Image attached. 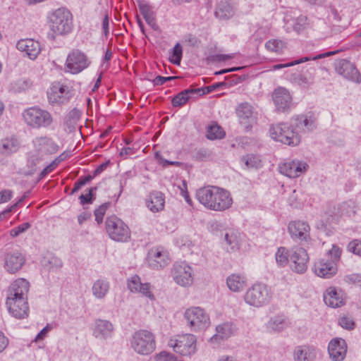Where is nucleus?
I'll return each mask as SVG.
<instances>
[{"label":"nucleus","mask_w":361,"mask_h":361,"mask_svg":"<svg viewBox=\"0 0 361 361\" xmlns=\"http://www.w3.org/2000/svg\"><path fill=\"white\" fill-rule=\"evenodd\" d=\"M35 146L42 152L47 153H55L58 151V145L53 141V140L48 137H39L35 138L34 140Z\"/></svg>","instance_id":"34"},{"label":"nucleus","mask_w":361,"mask_h":361,"mask_svg":"<svg viewBox=\"0 0 361 361\" xmlns=\"http://www.w3.org/2000/svg\"><path fill=\"white\" fill-rule=\"evenodd\" d=\"M16 47L20 51L25 52L32 60L37 57L41 51L39 43L32 39L19 40Z\"/></svg>","instance_id":"24"},{"label":"nucleus","mask_w":361,"mask_h":361,"mask_svg":"<svg viewBox=\"0 0 361 361\" xmlns=\"http://www.w3.org/2000/svg\"><path fill=\"white\" fill-rule=\"evenodd\" d=\"M337 73L343 78L355 82L360 83L361 75L355 66L347 60H341L336 67Z\"/></svg>","instance_id":"20"},{"label":"nucleus","mask_w":361,"mask_h":361,"mask_svg":"<svg viewBox=\"0 0 361 361\" xmlns=\"http://www.w3.org/2000/svg\"><path fill=\"white\" fill-rule=\"evenodd\" d=\"M71 97L69 88L67 85L55 84L48 92V99L52 104L66 103Z\"/></svg>","instance_id":"19"},{"label":"nucleus","mask_w":361,"mask_h":361,"mask_svg":"<svg viewBox=\"0 0 361 361\" xmlns=\"http://www.w3.org/2000/svg\"><path fill=\"white\" fill-rule=\"evenodd\" d=\"M253 107L247 102L240 104L236 108V114L241 121H246L253 115Z\"/></svg>","instance_id":"41"},{"label":"nucleus","mask_w":361,"mask_h":361,"mask_svg":"<svg viewBox=\"0 0 361 361\" xmlns=\"http://www.w3.org/2000/svg\"><path fill=\"white\" fill-rule=\"evenodd\" d=\"M345 281L349 283L357 284L360 286L361 284V275L358 274H352L347 276L345 279Z\"/></svg>","instance_id":"59"},{"label":"nucleus","mask_w":361,"mask_h":361,"mask_svg":"<svg viewBox=\"0 0 361 361\" xmlns=\"http://www.w3.org/2000/svg\"><path fill=\"white\" fill-rule=\"evenodd\" d=\"M235 331L234 326L232 323L226 322L218 325L216 327V334L210 338L211 342H214L219 338L226 339L231 337Z\"/></svg>","instance_id":"35"},{"label":"nucleus","mask_w":361,"mask_h":361,"mask_svg":"<svg viewBox=\"0 0 361 361\" xmlns=\"http://www.w3.org/2000/svg\"><path fill=\"white\" fill-rule=\"evenodd\" d=\"M148 264L154 269L166 267L171 262L169 252L162 247H155L148 253Z\"/></svg>","instance_id":"14"},{"label":"nucleus","mask_w":361,"mask_h":361,"mask_svg":"<svg viewBox=\"0 0 361 361\" xmlns=\"http://www.w3.org/2000/svg\"><path fill=\"white\" fill-rule=\"evenodd\" d=\"M52 329V327L50 324H47V326L42 329L40 332L36 336L35 338V342H38L39 341H42V340H44L48 333Z\"/></svg>","instance_id":"57"},{"label":"nucleus","mask_w":361,"mask_h":361,"mask_svg":"<svg viewBox=\"0 0 361 361\" xmlns=\"http://www.w3.org/2000/svg\"><path fill=\"white\" fill-rule=\"evenodd\" d=\"M244 301L247 305L261 307L268 305L272 299L271 288L262 283H254L244 295Z\"/></svg>","instance_id":"6"},{"label":"nucleus","mask_w":361,"mask_h":361,"mask_svg":"<svg viewBox=\"0 0 361 361\" xmlns=\"http://www.w3.org/2000/svg\"><path fill=\"white\" fill-rule=\"evenodd\" d=\"M293 122L299 133L309 132L316 128L315 118L312 115L298 116Z\"/></svg>","instance_id":"30"},{"label":"nucleus","mask_w":361,"mask_h":361,"mask_svg":"<svg viewBox=\"0 0 361 361\" xmlns=\"http://www.w3.org/2000/svg\"><path fill=\"white\" fill-rule=\"evenodd\" d=\"M6 305L10 314L16 318L23 319L28 315L27 298H7Z\"/></svg>","instance_id":"16"},{"label":"nucleus","mask_w":361,"mask_h":361,"mask_svg":"<svg viewBox=\"0 0 361 361\" xmlns=\"http://www.w3.org/2000/svg\"><path fill=\"white\" fill-rule=\"evenodd\" d=\"M130 345L134 351L140 355H149L156 348L155 336L149 331L139 330L133 334Z\"/></svg>","instance_id":"7"},{"label":"nucleus","mask_w":361,"mask_h":361,"mask_svg":"<svg viewBox=\"0 0 361 361\" xmlns=\"http://www.w3.org/2000/svg\"><path fill=\"white\" fill-rule=\"evenodd\" d=\"M225 240L232 250H235L239 248V240L234 232L226 233L225 235Z\"/></svg>","instance_id":"48"},{"label":"nucleus","mask_w":361,"mask_h":361,"mask_svg":"<svg viewBox=\"0 0 361 361\" xmlns=\"http://www.w3.org/2000/svg\"><path fill=\"white\" fill-rule=\"evenodd\" d=\"M139 10L145 18L147 23L154 30L159 29L156 23L155 15L152 11V8L145 1H140L138 3Z\"/></svg>","instance_id":"33"},{"label":"nucleus","mask_w":361,"mask_h":361,"mask_svg":"<svg viewBox=\"0 0 361 361\" xmlns=\"http://www.w3.org/2000/svg\"><path fill=\"white\" fill-rule=\"evenodd\" d=\"M307 24V18L305 16L301 15L296 19V22L294 25V30H295L297 32H300L305 28Z\"/></svg>","instance_id":"55"},{"label":"nucleus","mask_w":361,"mask_h":361,"mask_svg":"<svg viewBox=\"0 0 361 361\" xmlns=\"http://www.w3.org/2000/svg\"><path fill=\"white\" fill-rule=\"evenodd\" d=\"M325 304L332 308L340 307L345 304L344 294L335 287H329L324 293Z\"/></svg>","instance_id":"21"},{"label":"nucleus","mask_w":361,"mask_h":361,"mask_svg":"<svg viewBox=\"0 0 361 361\" xmlns=\"http://www.w3.org/2000/svg\"><path fill=\"white\" fill-rule=\"evenodd\" d=\"M147 207L153 213L164 210L165 206V196L159 191H152L145 200Z\"/></svg>","instance_id":"26"},{"label":"nucleus","mask_w":361,"mask_h":361,"mask_svg":"<svg viewBox=\"0 0 361 361\" xmlns=\"http://www.w3.org/2000/svg\"><path fill=\"white\" fill-rule=\"evenodd\" d=\"M19 142L14 137H8L0 142V154L8 155L14 153L19 149Z\"/></svg>","instance_id":"37"},{"label":"nucleus","mask_w":361,"mask_h":361,"mask_svg":"<svg viewBox=\"0 0 361 361\" xmlns=\"http://www.w3.org/2000/svg\"><path fill=\"white\" fill-rule=\"evenodd\" d=\"M247 285L246 276L242 274H231L226 278L228 288L234 293L243 291Z\"/></svg>","instance_id":"28"},{"label":"nucleus","mask_w":361,"mask_h":361,"mask_svg":"<svg viewBox=\"0 0 361 361\" xmlns=\"http://www.w3.org/2000/svg\"><path fill=\"white\" fill-rule=\"evenodd\" d=\"M174 281L183 287H189L193 283V270L185 262H176L171 270Z\"/></svg>","instance_id":"12"},{"label":"nucleus","mask_w":361,"mask_h":361,"mask_svg":"<svg viewBox=\"0 0 361 361\" xmlns=\"http://www.w3.org/2000/svg\"><path fill=\"white\" fill-rule=\"evenodd\" d=\"M289 326L287 318L283 315H275L270 318L266 324L269 332L279 333Z\"/></svg>","instance_id":"32"},{"label":"nucleus","mask_w":361,"mask_h":361,"mask_svg":"<svg viewBox=\"0 0 361 361\" xmlns=\"http://www.w3.org/2000/svg\"><path fill=\"white\" fill-rule=\"evenodd\" d=\"M92 179L91 176L80 177L74 184L71 194H73L81 189L82 186L89 183Z\"/></svg>","instance_id":"50"},{"label":"nucleus","mask_w":361,"mask_h":361,"mask_svg":"<svg viewBox=\"0 0 361 361\" xmlns=\"http://www.w3.org/2000/svg\"><path fill=\"white\" fill-rule=\"evenodd\" d=\"M94 188L89 189L88 192L86 194H82L80 197V202L82 204H89L92 202V191Z\"/></svg>","instance_id":"58"},{"label":"nucleus","mask_w":361,"mask_h":361,"mask_svg":"<svg viewBox=\"0 0 361 361\" xmlns=\"http://www.w3.org/2000/svg\"><path fill=\"white\" fill-rule=\"evenodd\" d=\"M272 139L289 146L298 145L301 141L300 135L292 121L272 125L269 129Z\"/></svg>","instance_id":"5"},{"label":"nucleus","mask_w":361,"mask_h":361,"mask_svg":"<svg viewBox=\"0 0 361 361\" xmlns=\"http://www.w3.org/2000/svg\"><path fill=\"white\" fill-rule=\"evenodd\" d=\"M196 197L204 207L216 212L225 211L233 204L230 192L216 186H207L198 189Z\"/></svg>","instance_id":"1"},{"label":"nucleus","mask_w":361,"mask_h":361,"mask_svg":"<svg viewBox=\"0 0 361 361\" xmlns=\"http://www.w3.org/2000/svg\"><path fill=\"white\" fill-rule=\"evenodd\" d=\"M275 257L279 266L286 267L290 261V250L285 247H280L276 252Z\"/></svg>","instance_id":"44"},{"label":"nucleus","mask_w":361,"mask_h":361,"mask_svg":"<svg viewBox=\"0 0 361 361\" xmlns=\"http://www.w3.org/2000/svg\"><path fill=\"white\" fill-rule=\"evenodd\" d=\"M168 345L183 356H191L197 351V338L191 334L178 335L171 338Z\"/></svg>","instance_id":"8"},{"label":"nucleus","mask_w":361,"mask_h":361,"mask_svg":"<svg viewBox=\"0 0 361 361\" xmlns=\"http://www.w3.org/2000/svg\"><path fill=\"white\" fill-rule=\"evenodd\" d=\"M339 325L346 329L351 330L355 327L354 321L348 317H343L339 319Z\"/></svg>","instance_id":"53"},{"label":"nucleus","mask_w":361,"mask_h":361,"mask_svg":"<svg viewBox=\"0 0 361 361\" xmlns=\"http://www.w3.org/2000/svg\"><path fill=\"white\" fill-rule=\"evenodd\" d=\"M242 161L245 163L247 168H259L261 166V160L259 157L250 154L242 158Z\"/></svg>","instance_id":"46"},{"label":"nucleus","mask_w":361,"mask_h":361,"mask_svg":"<svg viewBox=\"0 0 361 361\" xmlns=\"http://www.w3.org/2000/svg\"><path fill=\"white\" fill-rule=\"evenodd\" d=\"M310 226L305 221H294L289 223L288 233L293 240L297 242H307L310 239Z\"/></svg>","instance_id":"15"},{"label":"nucleus","mask_w":361,"mask_h":361,"mask_svg":"<svg viewBox=\"0 0 361 361\" xmlns=\"http://www.w3.org/2000/svg\"><path fill=\"white\" fill-rule=\"evenodd\" d=\"M151 361H179V360L173 353L164 350L156 354Z\"/></svg>","instance_id":"47"},{"label":"nucleus","mask_w":361,"mask_h":361,"mask_svg":"<svg viewBox=\"0 0 361 361\" xmlns=\"http://www.w3.org/2000/svg\"><path fill=\"white\" fill-rule=\"evenodd\" d=\"M25 262L23 255L15 252L7 255L5 260V268L10 273H16L21 269Z\"/></svg>","instance_id":"31"},{"label":"nucleus","mask_w":361,"mask_h":361,"mask_svg":"<svg viewBox=\"0 0 361 361\" xmlns=\"http://www.w3.org/2000/svg\"><path fill=\"white\" fill-rule=\"evenodd\" d=\"M348 250L355 255L361 256V241L353 240L348 244Z\"/></svg>","instance_id":"52"},{"label":"nucleus","mask_w":361,"mask_h":361,"mask_svg":"<svg viewBox=\"0 0 361 361\" xmlns=\"http://www.w3.org/2000/svg\"><path fill=\"white\" fill-rule=\"evenodd\" d=\"M102 26L104 35H105L106 37H107L109 32V20L108 15H105L104 17L103 18Z\"/></svg>","instance_id":"62"},{"label":"nucleus","mask_w":361,"mask_h":361,"mask_svg":"<svg viewBox=\"0 0 361 361\" xmlns=\"http://www.w3.org/2000/svg\"><path fill=\"white\" fill-rule=\"evenodd\" d=\"M328 351L333 361L343 360L347 352V345L345 340L334 338L329 344Z\"/></svg>","instance_id":"23"},{"label":"nucleus","mask_w":361,"mask_h":361,"mask_svg":"<svg viewBox=\"0 0 361 361\" xmlns=\"http://www.w3.org/2000/svg\"><path fill=\"white\" fill-rule=\"evenodd\" d=\"M90 63V60L84 52L79 49H73L66 57L65 70L71 74H78L86 69Z\"/></svg>","instance_id":"11"},{"label":"nucleus","mask_w":361,"mask_h":361,"mask_svg":"<svg viewBox=\"0 0 361 361\" xmlns=\"http://www.w3.org/2000/svg\"><path fill=\"white\" fill-rule=\"evenodd\" d=\"M13 195V191L9 189L0 191V204L8 202L12 198Z\"/></svg>","instance_id":"56"},{"label":"nucleus","mask_w":361,"mask_h":361,"mask_svg":"<svg viewBox=\"0 0 361 361\" xmlns=\"http://www.w3.org/2000/svg\"><path fill=\"white\" fill-rule=\"evenodd\" d=\"M224 136V130L216 123L209 125L207 128V137L209 140L221 139Z\"/></svg>","instance_id":"43"},{"label":"nucleus","mask_w":361,"mask_h":361,"mask_svg":"<svg viewBox=\"0 0 361 361\" xmlns=\"http://www.w3.org/2000/svg\"><path fill=\"white\" fill-rule=\"evenodd\" d=\"M272 99L279 111H286L292 105V97L290 92L283 87L276 88L272 94Z\"/></svg>","instance_id":"22"},{"label":"nucleus","mask_w":361,"mask_h":361,"mask_svg":"<svg viewBox=\"0 0 361 361\" xmlns=\"http://www.w3.org/2000/svg\"><path fill=\"white\" fill-rule=\"evenodd\" d=\"M182 47L179 43H177L173 47L171 52H170L169 61L175 65H179L182 58Z\"/></svg>","instance_id":"45"},{"label":"nucleus","mask_w":361,"mask_h":361,"mask_svg":"<svg viewBox=\"0 0 361 361\" xmlns=\"http://www.w3.org/2000/svg\"><path fill=\"white\" fill-rule=\"evenodd\" d=\"M331 54H333L332 52H326V53H324V54H318V55H317V56H314L312 58L307 57V56L302 57V58H300V59H299L298 60H295V61H293L292 62H290V63L274 65L273 66V69L274 70H279V69H281V68L293 66L298 65V64H300V63H303V62L309 61L310 60H317V59H319L324 58L326 56H331Z\"/></svg>","instance_id":"40"},{"label":"nucleus","mask_w":361,"mask_h":361,"mask_svg":"<svg viewBox=\"0 0 361 361\" xmlns=\"http://www.w3.org/2000/svg\"><path fill=\"white\" fill-rule=\"evenodd\" d=\"M308 165L303 161L293 160L283 163L279 166V171L284 176L295 178L307 171Z\"/></svg>","instance_id":"18"},{"label":"nucleus","mask_w":361,"mask_h":361,"mask_svg":"<svg viewBox=\"0 0 361 361\" xmlns=\"http://www.w3.org/2000/svg\"><path fill=\"white\" fill-rule=\"evenodd\" d=\"M265 47L269 51L281 54L286 49L287 44L281 39H271L265 43Z\"/></svg>","instance_id":"42"},{"label":"nucleus","mask_w":361,"mask_h":361,"mask_svg":"<svg viewBox=\"0 0 361 361\" xmlns=\"http://www.w3.org/2000/svg\"><path fill=\"white\" fill-rule=\"evenodd\" d=\"M8 344V339L0 331V353L3 352Z\"/></svg>","instance_id":"64"},{"label":"nucleus","mask_w":361,"mask_h":361,"mask_svg":"<svg viewBox=\"0 0 361 361\" xmlns=\"http://www.w3.org/2000/svg\"><path fill=\"white\" fill-rule=\"evenodd\" d=\"M109 206V203H104L100 205L97 209L94 211L95 220L100 224L103 221L104 216Z\"/></svg>","instance_id":"49"},{"label":"nucleus","mask_w":361,"mask_h":361,"mask_svg":"<svg viewBox=\"0 0 361 361\" xmlns=\"http://www.w3.org/2000/svg\"><path fill=\"white\" fill-rule=\"evenodd\" d=\"M317 349L310 345H299L293 350L294 361H314L317 357Z\"/></svg>","instance_id":"27"},{"label":"nucleus","mask_w":361,"mask_h":361,"mask_svg":"<svg viewBox=\"0 0 361 361\" xmlns=\"http://www.w3.org/2000/svg\"><path fill=\"white\" fill-rule=\"evenodd\" d=\"M128 288L130 292L140 293L151 300L155 299L149 283H142L138 275H133L128 279Z\"/></svg>","instance_id":"17"},{"label":"nucleus","mask_w":361,"mask_h":361,"mask_svg":"<svg viewBox=\"0 0 361 361\" xmlns=\"http://www.w3.org/2000/svg\"><path fill=\"white\" fill-rule=\"evenodd\" d=\"M106 229L109 237L115 241L128 242L130 239L128 226L116 216L106 219Z\"/></svg>","instance_id":"9"},{"label":"nucleus","mask_w":361,"mask_h":361,"mask_svg":"<svg viewBox=\"0 0 361 361\" xmlns=\"http://www.w3.org/2000/svg\"><path fill=\"white\" fill-rule=\"evenodd\" d=\"M185 319L191 330L195 331L207 329L210 325V319L204 310L199 307H192L185 310Z\"/></svg>","instance_id":"10"},{"label":"nucleus","mask_w":361,"mask_h":361,"mask_svg":"<svg viewBox=\"0 0 361 361\" xmlns=\"http://www.w3.org/2000/svg\"><path fill=\"white\" fill-rule=\"evenodd\" d=\"M234 8L228 1H220L215 11V16L220 20H227L234 15Z\"/></svg>","instance_id":"36"},{"label":"nucleus","mask_w":361,"mask_h":361,"mask_svg":"<svg viewBox=\"0 0 361 361\" xmlns=\"http://www.w3.org/2000/svg\"><path fill=\"white\" fill-rule=\"evenodd\" d=\"M30 226H30V223H28V222L23 223V224L18 226L17 227H15L13 229H11L10 231V235L12 237H17L20 233H23L25 231H26L28 228H30Z\"/></svg>","instance_id":"51"},{"label":"nucleus","mask_w":361,"mask_h":361,"mask_svg":"<svg viewBox=\"0 0 361 361\" xmlns=\"http://www.w3.org/2000/svg\"><path fill=\"white\" fill-rule=\"evenodd\" d=\"M57 166L56 162L51 161L47 167H45L39 173V178H44L47 174L53 171Z\"/></svg>","instance_id":"60"},{"label":"nucleus","mask_w":361,"mask_h":361,"mask_svg":"<svg viewBox=\"0 0 361 361\" xmlns=\"http://www.w3.org/2000/svg\"><path fill=\"white\" fill-rule=\"evenodd\" d=\"M30 283L24 279H18L13 281L8 289L7 298H27Z\"/></svg>","instance_id":"25"},{"label":"nucleus","mask_w":361,"mask_h":361,"mask_svg":"<svg viewBox=\"0 0 361 361\" xmlns=\"http://www.w3.org/2000/svg\"><path fill=\"white\" fill-rule=\"evenodd\" d=\"M135 153L134 148L130 147H126L121 149L120 152L121 157H128L133 155Z\"/></svg>","instance_id":"63"},{"label":"nucleus","mask_w":361,"mask_h":361,"mask_svg":"<svg viewBox=\"0 0 361 361\" xmlns=\"http://www.w3.org/2000/svg\"><path fill=\"white\" fill-rule=\"evenodd\" d=\"M342 250L336 245H333L325 257L319 259L314 263L313 270L315 274L322 278H331L338 270L337 262L340 260Z\"/></svg>","instance_id":"2"},{"label":"nucleus","mask_w":361,"mask_h":361,"mask_svg":"<svg viewBox=\"0 0 361 361\" xmlns=\"http://www.w3.org/2000/svg\"><path fill=\"white\" fill-rule=\"evenodd\" d=\"M16 85L18 90L23 91L30 88L32 86V82L28 78L20 79L16 82Z\"/></svg>","instance_id":"54"},{"label":"nucleus","mask_w":361,"mask_h":361,"mask_svg":"<svg viewBox=\"0 0 361 361\" xmlns=\"http://www.w3.org/2000/svg\"><path fill=\"white\" fill-rule=\"evenodd\" d=\"M22 116L26 125L32 129L48 128L54 123L51 114L37 106L25 109Z\"/></svg>","instance_id":"4"},{"label":"nucleus","mask_w":361,"mask_h":361,"mask_svg":"<svg viewBox=\"0 0 361 361\" xmlns=\"http://www.w3.org/2000/svg\"><path fill=\"white\" fill-rule=\"evenodd\" d=\"M200 89H187L176 94L171 101L174 107H180L185 105L190 99V95L199 92Z\"/></svg>","instance_id":"39"},{"label":"nucleus","mask_w":361,"mask_h":361,"mask_svg":"<svg viewBox=\"0 0 361 361\" xmlns=\"http://www.w3.org/2000/svg\"><path fill=\"white\" fill-rule=\"evenodd\" d=\"M109 283L104 279H98L92 285L93 295L97 299H103L106 297L109 290Z\"/></svg>","instance_id":"38"},{"label":"nucleus","mask_w":361,"mask_h":361,"mask_svg":"<svg viewBox=\"0 0 361 361\" xmlns=\"http://www.w3.org/2000/svg\"><path fill=\"white\" fill-rule=\"evenodd\" d=\"M354 209V203L353 202L349 201L343 203L341 205V210L343 212H345L346 214H350V213H355Z\"/></svg>","instance_id":"61"},{"label":"nucleus","mask_w":361,"mask_h":361,"mask_svg":"<svg viewBox=\"0 0 361 361\" xmlns=\"http://www.w3.org/2000/svg\"><path fill=\"white\" fill-rule=\"evenodd\" d=\"M48 25L54 36L66 35L73 30V15L67 8H59L49 15Z\"/></svg>","instance_id":"3"},{"label":"nucleus","mask_w":361,"mask_h":361,"mask_svg":"<svg viewBox=\"0 0 361 361\" xmlns=\"http://www.w3.org/2000/svg\"><path fill=\"white\" fill-rule=\"evenodd\" d=\"M290 262L292 270L298 274H303L307 269L309 255L305 249L295 246L290 250Z\"/></svg>","instance_id":"13"},{"label":"nucleus","mask_w":361,"mask_h":361,"mask_svg":"<svg viewBox=\"0 0 361 361\" xmlns=\"http://www.w3.org/2000/svg\"><path fill=\"white\" fill-rule=\"evenodd\" d=\"M114 332L113 324L107 321L98 319L95 322L93 334L96 338L106 339L112 336Z\"/></svg>","instance_id":"29"}]
</instances>
